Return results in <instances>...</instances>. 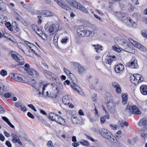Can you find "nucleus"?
<instances>
[{
	"label": "nucleus",
	"instance_id": "nucleus-1",
	"mask_svg": "<svg viewBox=\"0 0 147 147\" xmlns=\"http://www.w3.org/2000/svg\"><path fill=\"white\" fill-rule=\"evenodd\" d=\"M61 27L58 24H53L52 22H48L45 26V29L47 30L50 35H53L61 29Z\"/></svg>",
	"mask_w": 147,
	"mask_h": 147
},
{
	"label": "nucleus",
	"instance_id": "nucleus-2",
	"mask_svg": "<svg viewBox=\"0 0 147 147\" xmlns=\"http://www.w3.org/2000/svg\"><path fill=\"white\" fill-rule=\"evenodd\" d=\"M124 114L127 116H130L132 114L140 115L141 113L137 106H131L128 104L124 111Z\"/></svg>",
	"mask_w": 147,
	"mask_h": 147
},
{
	"label": "nucleus",
	"instance_id": "nucleus-3",
	"mask_svg": "<svg viewBox=\"0 0 147 147\" xmlns=\"http://www.w3.org/2000/svg\"><path fill=\"white\" fill-rule=\"evenodd\" d=\"M100 134L104 138L114 143H116L117 141L116 138L108 130L104 128L100 130Z\"/></svg>",
	"mask_w": 147,
	"mask_h": 147
},
{
	"label": "nucleus",
	"instance_id": "nucleus-4",
	"mask_svg": "<svg viewBox=\"0 0 147 147\" xmlns=\"http://www.w3.org/2000/svg\"><path fill=\"white\" fill-rule=\"evenodd\" d=\"M49 118L52 121H55L61 125H65V122L64 120L59 115L53 113L49 114Z\"/></svg>",
	"mask_w": 147,
	"mask_h": 147
},
{
	"label": "nucleus",
	"instance_id": "nucleus-5",
	"mask_svg": "<svg viewBox=\"0 0 147 147\" xmlns=\"http://www.w3.org/2000/svg\"><path fill=\"white\" fill-rule=\"evenodd\" d=\"M69 3L72 6L79 9L85 13H88V10L83 5H81L74 0H71Z\"/></svg>",
	"mask_w": 147,
	"mask_h": 147
},
{
	"label": "nucleus",
	"instance_id": "nucleus-6",
	"mask_svg": "<svg viewBox=\"0 0 147 147\" xmlns=\"http://www.w3.org/2000/svg\"><path fill=\"white\" fill-rule=\"evenodd\" d=\"M11 56L19 63V65H23L24 64V59L20 55L14 51H11Z\"/></svg>",
	"mask_w": 147,
	"mask_h": 147
},
{
	"label": "nucleus",
	"instance_id": "nucleus-7",
	"mask_svg": "<svg viewBox=\"0 0 147 147\" xmlns=\"http://www.w3.org/2000/svg\"><path fill=\"white\" fill-rule=\"evenodd\" d=\"M77 31L79 36L82 37L85 36H89L90 33L89 30H86L82 26H79L77 28Z\"/></svg>",
	"mask_w": 147,
	"mask_h": 147
},
{
	"label": "nucleus",
	"instance_id": "nucleus-8",
	"mask_svg": "<svg viewBox=\"0 0 147 147\" xmlns=\"http://www.w3.org/2000/svg\"><path fill=\"white\" fill-rule=\"evenodd\" d=\"M143 78L139 74H134L131 77V81L132 83L136 85L141 82L143 81Z\"/></svg>",
	"mask_w": 147,
	"mask_h": 147
},
{
	"label": "nucleus",
	"instance_id": "nucleus-9",
	"mask_svg": "<svg viewBox=\"0 0 147 147\" xmlns=\"http://www.w3.org/2000/svg\"><path fill=\"white\" fill-rule=\"evenodd\" d=\"M138 125L141 127H144L141 128L140 130L141 131H147V117H144L142 118L138 123Z\"/></svg>",
	"mask_w": 147,
	"mask_h": 147
},
{
	"label": "nucleus",
	"instance_id": "nucleus-10",
	"mask_svg": "<svg viewBox=\"0 0 147 147\" xmlns=\"http://www.w3.org/2000/svg\"><path fill=\"white\" fill-rule=\"evenodd\" d=\"M117 16L121 20L123 21L125 20L130 23L132 24H136L135 22L133 21L130 18H126V14L122 12H118L117 13Z\"/></svg>",
	"mask_w": 147,
	"mask_h": 147
},
{
	"label": "nucleus",
	"instance_id": "nucleus-11",
	"mask_svg": "<svg viewBox=\"0 0 147 147\" xmlns=\"http://www.w3.org/2000/svg\"><path fill=\"white\" fill-rule=\"evenodd\" d=\"M127 65L129 67L132 68L137 69L139 67V66L137 63V61L135 57H133L131 58L128 63L127 64Z\"/></svg>",
	"mask_w": 147,
	"mask_h": 147
},
{
	"label": "nucleus",
	"instance_id": "nucleus-12",
	"mask_svg": "<svg viewBox=\"0 0 147 147\" xmlns=\"http://www.w3.org/2000/svg\"><path fill=\"white\" fill-rule=\"evenodd\" d=\"M43 73L44 75L49 79L55 82L57 81V79L59 80L57 77H55L54 75L51 72L46 70H44L43 71Z\"/></svg>",
	"mask_w": 147,
	"mask_h": 147
},
{
	"label": "nucleus",
	"instance_id": "nucleus-13",
	"mask_svg": "<svg viewBox=\"0 0 147 147\" xmlns=\"http://www.w3.org/2000/svg\"><path fill=\"white\" fill-rule=\"evenodd\" d=\"M73 81V80H72L70 83L71 88L74 91L77 92L80 94L82 95L83 94V93L82 92H80V88L77 84L74 83Z\"/></svg>",
	"mask_w": 147,
	"mask_h": 147
},
{
	"label": "nucleus",
	"instance_id": "nucleus-14",
	"mask_svg": "<svg viewBox=\"0 0 147 147\" xmlns=\"http://www.w3.org/2000/svg\"><path fill=\"white\" fill-rule=\"evenodd\" d=\"M57 2L58 5L62 8L66 10H68L70 9L68 6L64 3L63 1L62 0H54Z\"/></svg>",
	"mask_w": 147,
	"mask_h": 147
},
{
	"label": "nucleus",
	"instance_id": "nucleus-15",
	"mask_svg": "<svg viewBox=\"0 0 147 147\" xmlns=\"http://www.w3.org/2000/svg\"><path fill=\"white\" fill-rule=\"evenodd\" d=\"M115 58L116 57L115 56L111 54H110L109 55H107V58L105 59V62L111 65L112 61L114 60Z\"/></svg>",
	"mask_w": 147,
	"mask_h": 147
},
{
	"label": "nucleus",
	"instance_id": "nucleus-16",
	"mask_svg": "<svg viewBox=\"0 0 147 147\" xmlns=\"http://www.w3.org/2000/svg\"><path fill=\"white\" fill-rule=\"evenodd\" d=\"M74 66L78 67V71L80 74H83L85 73L86 71L85 69L81 65H80L78 63H75L74 64Z\"/></svg>",
	"mask_w": 147,
	"mask_h": 147
},
{
	"label": "nucleus",
	"instance_id": "nucleus-17",
	"mask_svg": "<svg viewBox=\"0 0 147 147\" xmlns=\"http://www.w3.org/2000/svg\"><path fill=\"white\" fill-rule=\"evenodd\" d=\"M42 86L41 87L40 86V85L39 88V90H38L34 91V94L36 96L38 95V97H40V95L41 94H42V95L44 96V97H45L46 96H48L49 97H50V96L48 95L49 93H48V91L46 92V95L44 94H45V96L42 94V93H41L40 90H41V89L42 90Z\"/></svg>",
	"mask_w": 147,
	"mask_h": 147
},
{
	"label": "nucleus",
	"instance_id": "nucleus-18",
	"mask_svg": "<svg viewBox=\"0 0 147 147\" xmlns=\"http://www.w3.org/2000/svg\"><path fill=\"white\" fill-rule=\"evenodd\" d=\"M62 101L65 105H67L72 102V100L69 98L68 95H66L63 97Z\"/></svg>",
	"mask_w": 147,
	"mask_h": 147
},
{
	"label": "nucleus",
	"instance_id": "nucleus-19",
	"mask_svg": "<svg viewBox=\"0 0 147 147\" xmlns=\"http://www.w3.org/2000/svg\"><path fill=\"white\" fill-rule=\"evenodd\" d=\"M124 69V65L123 64H119L115 65V70L117 73H118L123 71Z\"/></svg>",
	"mask_w": 147,
	"mask_h": 147
},
{
	"label": "nucleus",
	"instance_id": "nucleus-20",
	"mask_svg": "<svg viewBox=\"0 0 147 147\" xmlns=\"http://www.w3.org/2000/svg\"><path fill=\"white\" fill-rule=\"evenodd\" d=\"M141 93L144 95H147V86L142 85L140 87Z\"/></svg>",
	"mask_w": 147,
	"mask_h": 147
},
{
	"label": "nucleus",
	"instance_id": "nucleus-21",
	"mask_svg": "<svg viewBox=\"0 0 147 147\" xmlns=\"http://www.w3.org/2000/svg\"><path fill=\"white\" fill-rule=\"evenodd\" d=\"M27 73H28L29 75L34 77L36 78L38 76V72L32 69H30L28 71Z\"/></svg>",
	"mask_w": 147,
	"mask_h": 147
},
{
	"label": "nucleus",
	"instance_id": "nucleus-22",
	"mask_svg": "<svg viewBox=\"0 0 147 147\" xmlns=\"http://www.w3.org/2000/svg\"><path fill=\"white\" fill-rule=\"evenodd\" d=\"M108 109L110 111L114 110L115 108V104L111 101H109L107 103Z\"/></svg>",
	"mask_w": 147,
	"mask_h": 147
},
{
	"label": "nucleus",
	"instance_id": "nucleus-23",
	"mask_svg": "<svg viewBox=\"0 0 147 147\" xmlns=\"http://www.w3.org/2000/svg\"><path fill=\"white\" fill-rule=\"evenodd\" d=\"M48 85H50L51 86H53V88L54 87V85L55 84L54 83H51V84L49 83L47 84H43L42 83H41L40 84V86L41 87L42 86V94L43 95H44L45 96V94H44V93L45 92H44V90H45V88H47Z\"/></svg>",
	"mask_w": 147,
	"mask_h": 147
},
{
	"label": "nucleus",
	"instance_id": "nucleus-24",
	"mask_svg": "<svg viewBox=\"0 0 147 147\" xmlns=\"http://www.w3.org/2000/svg\"><path fill=\"white\" fill-rule=\"evenodd\" d=\"M114 40L115 43L118 46H121V45H122L124 41V40L122 39L121 38L119 37H116Z\"/></svg>",
	"mask_w": 147,
	"mask_h": 147
},
{
	"label": "nucleus",
	"instance_id": "nucleus-25",
	"mask_svg": "<svg viewBox=\"0 0 147 147\" xmlns=\"http://www.w3.org/2000/svg\"><path fill=\"white\" fill-rule=\"evenodd\" d=\"M72 121L73 123L75 124H80L81 123L82 121V119L80 117H74L72 119Z\"/></svg>",
	"mask_w": 147,
	"mask_h": 147
},
{
	"label": "nucleus",
	"instance_id": "nucleus-26",
	"mask_svg": "<svg viewBox=\"0 0 147 147\" xmlns=\"http://www.w3.org/2000/svg\"><path fill=\"white\" fill-rule=\"evenodd\" d=\"M15 77L14 78V80L19 82H25V81L23 80V79L22 77V76L20 74H18L16 73Z\"/></svg>",
	"mask_w": 147,
	"mask_h": 147
},
{
	"label": "nucleus",
	"instance_id": "nucleus-27",
	"mask_svg": "<svg viewBox=\"0 0 147 147\" xmlns=\"http://www.w3.org/2000/svg\"><path fill=\"white\" fill-rule=\"evenodd\" d=\"M122 104L123 105L125 104L127 100V93L122 94Z\"/></svg>",
	"mask_w": 147,
	"mask_h": 147
},
{
	"label": "nucleus",
	"instance_id": "nucleus-28",
	"mask_svg": "<svg viewBox=\"0 0 147 147\" xmlns=\"http://www.w3.org/2000/svg\"><path fill=\"white\" fill-rule=\"evenodd\" d=\"M98 31V29L96 27L93 28L92 31L89 30L90 33L89 36H94L95 34H96Z\"/></svg>",
	"mask_w": 147,
	"mask_h": 147
},
{
	"label": "nucleus",
	"instance_id": "nucleus-29",
	"mask_svg": "<svg viewBox=\"0 0 147 147\" xmlns=\"http://www.w3.org/2000/svg\"><path fill=\"white\" fill-rule=\"evenodd\" d=\"M5 5L3 1L1 0H0V11L3 12L6 11Z\"/></svg>",
	"mask_w": 147,
	"mask_h": 147
},
{
	"label": "nucleus",
	"instance_id": "nucleus-30",
	"mask_svg": "<svg viewBox=\"0 0 147 147\" xmlns=\"http://www.w3.org/2000/svg\"><path fill=\"white\" fill-rule=\"evenodd\" d=\"M24 68L23 67H20L19 68V70L21 72V71L22 69L25 70L27 72L30 69H31L30 68V65L26 63L24 65Z\"/></svg>",
	"mask_w": 147,
	"mask_h": 147
},
{
	"label": "nucleus",
	"instance_id": "nucleus-31",
	"mask_svg": "<svg viewBox=\"0 0 147 147\" xmlns=\"http://www.w3.org/2000/svg\"><path fill=\"white\" fill-rule=\"evenodd\" d=\"M36 32L42 38H43V36H44L46 38L47 37L46 35L44 34L42 32V31L39 28L38 29V30L36 31Z\"/></svg>",
	"mask_w": 147,
	"mask_h": 147
},
{
	"label": "nucleus",
	"instance_id": "nucleus-32",
	"mask_svg": "<svg viewBox=\"0 0 147 147\" xmlns=\"http://www.w3.org/2000/svg\"><path fill=\"white\" fill-rule=\"evenodd\" d=\"M42 13L46 16H50L52 15V13L48 10H44L42 11Z\"/></svg>",
	"mask_w": 147,
	"mask_h": 147
},
{
	"label": "nucleus",
	"instance_id": "nucleus-33",
	"mask_svg": "<svg viewBox=\"0 0 147 147\" xmlns=\"http://www.w3.org/2000/svg\"><path fill=\"white\" fill-rule=\"evenodd\" d=\"M95 47L96 52L97 53H99L102 50V46H100L99 45H93Z\"/></svg>",
	"mask_w": 147,
	"mask_h": 147
},
{
	"label": "nucleus",
	"instance_id": "nucleus-34",
	"mask_svg": "<svg viewBox=\"0 0 147 147\" xmlns=\"http://www.w3.org/2000/svg\"><path fill=\"white\" fill-rule=\"evenodd\" d=\"M136 47L142 51H144L146 50V48L144 46L138 43L136 45Z\"/></svg>",
	"mask_w": 147,
	"mask_h": 147
},
{
	"label": "nucleus",
	"instance_id": "nucleus-35",
	"mask_svg": "<svg viewBox=\"0 0 147 147\" xmlns=\"http://www.w3.org/2000/svg\"><path fill=\"white\" fill-rule=\"evenodd\" d=\"M25 44L26 45H27L31 49V48H36L37 47L35 45L30 43V42L28 41H25L24 42Z\"/></svg>",
	"mask_w": 147,
	"mask_h": 147
},
{
	"label": "nucleus",
	"instance_id": "nucleus-36",
	"mask_svg": "<svg viewBox=\"0 0 147 147\" xmlns=\"http://www.w3.org/2000/svg\"><path fill=\"white\" fill-rule=\"evenodd\" d=\"M11 29L9 30L13 32L16 33L18 31L19 28L17 26H12L11 28Z\"/></svg>",
	"mask_w": 147,
	"mask_h": 147
},
{
	"label": "nucleus",
	"instance_id": "nucleus-37",
	"mask_svg": "<svg viewBox=\"0 0 147 147\" xmlns=\"http://www.w3.org/2000/svg\"><path fill=\"white\" fill-rule=\"evenodd\" d=\"M59 37V35L58 34H56L55 35L53 38L54 43L55 44H57L58 38Z\"/></svg>",
	"mask_w": 147,
	"mask_h": 147
},
{
	"label": "nucleus",
	"instance_id": "nucleus-38",
	"mask_svg": "<svg viewBox=\"0 0 147 147\" xmlns=\"http://www.w3.org/2000/svg\"><path fill=\"white\" fill-rule=\"evenodd\" d=\"M121 46L125 49H127L129 47L128 44L125 42V40L123 41V42Z\"/></svg>",
	"mask_w": 147,
	"mask_h": 147
},
{
	"label": "nucleus",
	"instance_id": "nucleus-39",
	"mask_svg": "<svg viewBox=\"0 0 147 147\" xmlns=\"http://www.w3.org/2000/svg\"><path fill=\"white\" fill-rule=\"evenodd\" d=\"M128 40L132 44L134 45L136 47V45L138 43V42H136V41H134V40L130 38H128Z\"/></svg>",
	"mask_w": 147,
	"mask_h": 147
},
{
	"label": "nucleus",
	"instance_id": "nucleus-40",
	"mask_svg": "<svg viewBox=\"0 0 147 147\" xmlns=\"http://www.w3.org/2000/svg\"><path fill=\"white\" fill-rule=\"evenodd\" d=\"M80 143L81 144L84 146H87L89 144V142L88 141L85 140H81V141L80 142Z\"/></svg>",
	"mask_w": 147,
	"mask_h": 147
},
{
	"label": "nucleus",
	"instance_id": "nucleus-41",
	"mask_svg": "<svg viewBox=\"0 0 147 147\" xmlns=\"http://www.w3.org/2000/svg\"><path fill=\"white\" fill-rule=\"evenodd\" d=\"M58 84H59L58 87H57L55 88L56 90L57 91V93L59 92V90L62 89L63 88V86L62 83L61 84L59 82Z\"/></svg>",
	"mask_w": 147,
	"mask_h": 147
},
{
	"label": "nucleus",
	"instance_id": "nucleus-42",
	"mask_svg": "<svg viewBox=\"0 0 147 147\" xmlns=\"http://www.w3.org/2000/svg\"><path fill=\"white\" fill-rule=\"evenodd\" d=\"M12 141L14 143L18 142L20 145H22V143L20 140V139H18L16 140L12 139Z\"/></svg>",
	"mask_w": 147,
	"mask_h": 147
},
{
	"label": "nucleus",
	"instance_id": "nucleus-43",
	"mask_svg": "<svg viewBox=\"0 0 147 147\" xmlns=\"http://www.w3.org/2000/svg\"><path fill=\"white\" fill-rule=\"evenodd\" d=\"M141 136L142 138H144V139L147 138V132H142L141 134Z\"/></svg>",
	"mask_w": 147,
	"mask_h": 147
},
{
	"label": "nucleus",
	"instance_id": "nucleus-44",
	"mask_svg": "<svg viewBox=\"0 0 147 147\" xmlns=\"http://www.w3.org/2000/svg\"><path fill=\"white\" fill-rule=\"evenodd\" d=\"M0 74L2 76H5L7 75V71L5 70L2 69L1 71Z\"/></svg>",
	"mask_w": 147,
	"mask_h": 147
},
{
	"label": "nucleus",
	"instance_id": "nucleus-45",
	"mask_svg": "<svg viewBox=\"0 0 147 147\" xmlns=\"http://www.w3.org/2000/svg\"><path fill=\"white\" fill-rule=\"evenodd\" d=\"M112 85L113 87L115 88H117L118 86H119V84L115 82H113Z\"/></svg>",
	"mask_w": 147,
	"mask_h": 147
},
{
	"label": "nucleus",
	"instance_id": "nucleus-46",
	"mask_svg": "<svg viewBox=\"0 0 147 147\" xmlns=\"http://www.w3.org/2000/svg\"><path fill=\"white\" fill-rule=\"evenodd\" d=\"M47 145L49 147H55L51 141H49L47 143Z\"/></svg>",
	"mask_w": 147,
	"mask_h": 147
},
{
	"label": "nucleus",
	"instance_id": "nucleus-47",
	"mask_svg": "<svg viewBox=\"0 0 147 147\" xmlns=\"http://www.w3.org/2000/svg\"><path fill=\"white\" fill-rule=\"evenodd\" d=\"M5 25L7 26V28L9 30L10 29H11V28L12 26H11V24L9 22H6L5 23Z\"/></svg>",
	"mask_w": 147,
	"mask_h": 147
},
{
	"label": "nucleus",
	"instance_id": "nucleus-48",
	"mask_svg": "<svg viewBox=\"0 0 147 147\" xmlns=\"http://www.w3.org/2000/svg\"><path fill=\"white\" fill-rule=\"evenodd\" d=\"M116 91L117 93V94H120L121 92V88L120 87V86H118L117 88H116Z\"/></svg>",
	"mask_w": 147,
	"mask_h": 147
},
{
	"label": "nucleus",
	"instance_id": "nucleus-49",
	"mask_svg": "<svg viewBox=\"0 0 147 147\" xmlns=\"http://www.w3.org/2000/svg\"><path fill=\"white\" fill-rule=\"evenodd\" d=\"M68 39V37H66L62 39L61 42L62 43H66Z\"/></svg>",
	"mask_w": 147,
	"mask_h": 147
},
{
	"label": "nucleus",
	"instance_id": "nucleus-50",
	"mask_svg": "<svg viewBox=\"0 0 147 147\" xmlns=\"http://www.w3.org/2000/svg\"><path fill=\"white\" fill-rule=\"evenodd\" d=\"M11 93L7 92L5 93L4 95V96L6 98H10L11 96Z\"/></svg>",
	"mask_w": 147,
	"mask_h": 147
},
{
	"label": "nucleus",
	"instance_id": "nucleus-51",
	"mask_svg": "<svg viewBox=\"0 0 147 147\" xmlns=\"http://www.w3.org/2000/svg\"><path fill=\"white\" fill-rule=\"evenodd\" d=\"M32 28L35 32L38 30V29L39 28L37 26L34 24H32Z\"/></svg>",
	"mask_w": 147,
	"mask_h": 147
},
{
	"label": "nucleus",
	"instance_id": "nucleus-52",
	"mask_svg": "<svg viewBox=\"0 0 147 147\" xmlns=\"http://www.w3.org/2000/svg\"><path fill=\"white\" fill-rule=\"evenodd\" d=\"M11 136H12L13 137V139H19L18 136L17 135H16V134L12 133L11 134Z\"/></svg>",
	"mask_w": 147,
	"mask_h": 147
},
{
	"label": "nucleus",
	"instance_id": "nucleus-53",
	"mask_svg": "<svg viewBox=\"0 0 147 147\" xmlns=\"http://www.w3.org/2000/svg\"><path fill=\"white\" fill-rule=\"evenodd\" d=\"M22 103L20 102H17L15 104V106L17 107H21L22 106Z\"/></svg>",
	"mask_w": 147,
	"mask_h": 147
},
{
	"label": "nucleus",
	"instance_id": "nucleus-54",
	"mask_svg": "<svg viewBox=\"0 0 147 147\" xmlns=\"http://www.w3.org/2000/svg\"><path fill=\"white\" fill-rule=\"evenodd\" d=\"M112 48H113V49L114 51H116L118 52H120V51H121L120 49H119L118 48H117L116 47H114L113 46L112 47Z\"/></svg>",
	"mask_w": 147,
	"mask_h": 147
},
{
	"label": "nucleus",
	"instance_id": "nucleus-55",
	"mask_svg": "<svg viewBox=\"0 0 147 147\" xmlns=\"http://www.w3.org/2000/svg\"><path fill=\"white\" fill-rule=\"evenodd\" d=\"M27 115H28V116L29 117L31 118L32 119H34V116L30 112H28L27 113Z\"/></svg>",
	"mask_w": 147,
	"mask_h": 147
},
{
	"label": "nucleus",
	"instance_id": "nucleus-56",
	"mask_svg": "<svg viewBox=\"0 0 147 147\" xmlns=\"http://www.w3.org/2000/svg\"><path fill=\"white\" fill-rule=\"evenodd\" d=\"M63 69L64 71L68 75V74H71L70 71L66 68H64Z\"/></svg>",
	"mask_w": 147,
	"mask_h": 147
},
{
	"label": "nucleus",
	"instance_id": "nucleus-57",
	"mask_svg": "<svg viewBox=\"0 0 147 147\" xmlns=\"http://www.w3.org/2000/svg\"><path fill=\"white\" fill-rule=\"evenodd\" d=\"M134 10V7L131 5H129V7L128 9V10L129 12L132 11Z\"/></svg>",
	"mask_w": 147,
	"mask_h": 147
},
{
	"label": "nucleus",
	"instance_id": "nucleus-58",
	"mask_svg": "<svg viewBox=\"0 0 147 147\" xmlns=\"http://www.w3.org/2000/svg\"><path fill=\"white\" fill-rule=\"evenodd\" d=\"M6 145L8 147H12V145L9 141H7L5 142Z\"/></svg>",
	"mask_w": 147,
	"mask_h": 147
},
{
	"label": "nucleus",
	"instance_id": "nucleus-59",
	"mask_svg": "<svg viewBox=\"0 0 147 147\" xmlns=\"http://www.w3.org/2000/svg\"><path fill=\"white\" fill-rule=\"evenodd\" d=\"M94 17L97 19L100 22H102L103 20L101 19L98 16L94 14Z\"/></svg>",
	"mask_w": 147,
	"mask_h": 147
},
{
	"label": "nucleus",
	"instance_id": "nucleus-60",
	"mask_svg": "<svg viewBox=\"0 0 147 147\" xmlns=\"http://www.w3.org/2000/svg\"><path fill=\"white\" fill-rule=\"evenodd\" d=\"M5 137L3 135L0 133V140L2 141H4L5 140Z\"/></svg>",
	"mask_w": 147,
	"mask_h": 147
},
{
	"label": "nucleus",
	"instance_id": "nucleus-61",
	"mask_svg": "<svg viewBox=\"0 0 147 147\" xmlns=\"http://www.w3.org/2000/svg\"><path fill=\"white\" fill-rule=\"evenodd\" d=\"M5 110L1 105H0V113H3L5 112Z\"/></svg>",
	"mask_w": 147,
	"mask_h": 147
},
{
	"label": "nucleus",
	"instance_id": "nucleus-62",
	"mask_svg": "<svg viewBox=\"0 0 147 147\" xmlns=\"http://www.w3.org/2000/svg\"><path fill=\"white\" fill-rule=\"evenodd\" d=\"M124 125L126 126H127L128 125V124L126 122H123L121 124V126L122 127H124Z\"/></svg>",
	"mask_w": 147,
	"mask_h": 147
},
{
	"label": "nucleus",
	"instance_id": "nucleus-63",
	"mask_svg": "<svg viewBox=\"0 0 147 147\" xmlns=\"http://www.w3.org/2000/svg\"><path fill=\"white\" fill-rule=\"evenodd\" d=\"M100 120L102 123H104L106 119L105 117L103 116L100 118Z\"/></svg>",
	"mask_w": 147,
	"mask_h": 147
},
{
	"label": "nucleus",
	"instance_id": "nucleus-64",
	"mask_svg": "<svg viewBox=\"0 0 147 147\" xmlns=\"http://www.w3.org/2000/svg\"><path fill=\"white\" fill-rule=\"evenodd\" d=\"M142 34L143 36L147 38V32H142Z\"/></svg>",
	"mask_w": 147,
	"mask_h": 147
}]
</instances>
